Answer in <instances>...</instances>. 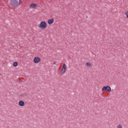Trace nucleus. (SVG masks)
<instances>
[{"label": "nucleus", "instance_id": "f257e3e1", "mask_svg": "<svg viewBox=\"0 0 128 128\" xmlns=\"http://www.w3.org/2000/svg\"><path fill=\"white\" fill-rule=\"evenodd\" d=\"M10 4L13 8H18V0H10Z\"/></svg>", "mask_w": 128, "mask_h": 128}, {"label": "nucleus", "instance_id": "f03ea898", "mask_svg": "<svg viewBox=\"0 0 128 128\" xmlns=\"http://www.w3.org/2000/svg\"><path fill=\"white\" fill-rule=\"evenodd\" d=\"M40 28H42V30H44V28H46V22H42L39 25Z\"/></svg>", "mask_w": 128, "mask_h": 128}, {"label": "nucleus", "instance_id": "7ed1b4c3", "mask_svg": "<svg viewBox=\"0 0 128 128\" xmlns=\"http://www.w3.org/2000/svg\"><path fill=\"white\" fill-rule=\"evenodd\" d=\"M104 90L110 92L112 90V88L110 86H104L102 88V92H104Z\"/></svg>", "mask_w": 128, "mask_h": 128}, {"label": "nucleus", "instance_id": "20e7f679", "mask_svg": "<svg viewBox=\"0 0 128 128\" xmlns=\"http://www.w3.org/2000/svg\"><path fill=\"white\" fill-rule=\"evenodd\" d=\"M66 64H64L62 66V70H60V74H64V72H66Z\"/></svg>", "mask_w": 128, "mask_h": 128}, {"label": "nucleus", "instance_id": "39448f33", "mask_svg": "<svg viewBox=\"0 0 128 128\" xmlns=\"http://www.w3.org/2000/svg\"><path fill=\"white\" fill-rule=\"evenodd\" d=\"M40 62V57L36 56L34 58V64H38V62Z\"/></svg>", "mask_w": 128, "mask_h": 128}, {"label": "nucleus", "instance_id": "423d86ee", "mask_svg": "<svg viewBox=\"0 0 128 128\" xmlns=\"http://www.w3.org/2000/svg\"><path fill=\"white\" fill-rule=\"evenodd\" d=\"M36 6H38V4H30V7L31 8H36Z\"/></svg>", "mask_w": 128, "mask_h": 128}, {"label": "nucleus", "instance_id": "0eeeda50", "mask_svg": "<svg viewBox=\"0 0 128 128\" xmlns=\"http://www.w3.org/2000/svg\"><path fill=\"white\" fill-rule=\"evenodd\" d=\"M54 18H51V19L48 20V24H54Z\"/></svg>", "mask_w": 128, "mask_h": 128}, {"label": "nucleus", "instance_id": "6e6552de", "mask_svg": "<svg viewBox=\"0 0 128 128\" xmlns=\"http://www.w3.org/2000/svg\"><path fill=\"white\" fill-rule=\"evenodd\" d=\"M18 104L20 106H24V102L23 100H20L18 102Z\"/></svg>", "mask_w": 128, "mask_h": 128}, {"label": "nucleus", "instance_id": "1a4fd4ad", "mask_svg": "<svg viewBox=\"0 0 128 128\" xmlns=\"http://www.w3.org/2000/svg\"><path fill=\"white\" fill-rule=\"evenodd\" d=\"M86 66H89V68H90V66H92V64L88 62H87L86 63Z\"/></svg>", "mask_w": 128, "mask_h": 128}, {"label": "nucleus", "instance_id": "9d476101", "mask_svg": "<svg viewBox=\"0 0 128 128\" xmlns=\"http://www.w3.org/2000/svg\"><path fill=\"white\" fill-rule=\"evenodd\" d=\"M18 62H14L13 63V66H18Z\"/></svg>", "mask_w": 128, "mask_h": 128}, {"label": "nucleus", "instance_id": "9b49d317", "mask_svg": "<svg viewBox=\"0 0 128 128\" xmlns=\"http://www.w3.org/2000/svg\"><path fill=\"white\" fill-rule=\"evenodd\" d=\"M125 16H126L127 18H128V10L126 11L125 12Z\"/></svg>", "mask_w": 128, "mask_h": 128}, {"label": "nucleus", "instance_id": "f8f14e48", "mask_svg": "<svg viewBox=\"0 0 128 128\" xmlns=\"http://www.w3.org/2000/svg\"><path fill=\"white\" fill-rule=\"evenodd\" d=\"M22 4V2L20 0L19 2H18V6H20V4Z\"/></svg>", "mask_w": 128, "mask_h": 128}, {"label": "nucleus", "instance_id": "ddd939ff", "mask_svg": "<svg viewBox=\"0 0 128 128\" xmlns=\"http://www.w3.org/2000/svg\"><path fill=\"white\" fill-rule=\"evenodd\" d=\"M117 128H122V126L120 124L118 126Z\"/></svg>", "mask_w": 128, "mask_h": 128}]
</instances>
